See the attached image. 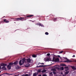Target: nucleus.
<instances>
[{
    "label": "nucleus",
    "mask_w": 76,
    "mask_h": 76,
    "mask_svg": "<svg viewBox=\"0 0 76 76\" xmlns=\"http://www.w3.org/2000/svg\"><path fill=\"white\" fill-rule=\"evenodd\" d=\"M26 60V59L25 58L22 59L21 60H20L19 63L20 65V66H22V65L25 63Z\"/></svg>",
    "instance_id": "1"
},
{
    "label": "nucleus",
    "mask_w": 76,
    "mask_h": 76,
    "mask_svg": "<svg viewBox=\"0 0 76 76\" xmlns=\"http://www.w3.org/2000/svg\"><path fill=\"white\" fill-rule=\"evenodd\" d=\"M12 19H15V20H17V21L18 20H21V21H23L24 20V18L23 17H20L19 18H12Z\"/></svg>",
    "instance_id": "2"
},
{
    "label": "nucleus",
    "mask_w": 76,
    "mask_h": 76,
    "mask_svg": "<svg viewBox=\"0 0 76 76\" xmlns=\"http://www.w3.org/2000/svg\"><path fill=\"white\" fill-rule=\"evenodd\" d=\"M53 61L55 62H57L59 61V59L58 58H56L53 57Z\"/></svg>",
    "instance_id": "3"
},
{
    "label": "nucleus",
    "mask_w": 76,
    "mask_h": 76,
    "mask_svg": "<svg viewBox=\"0 0 76 76\" xmlns=\"http://www.w3.org/2000/svg\"><path fill=\"white\" fill-rule=\"evenodd\" d=\"M66 61H64V63H72L73 62V61L72 60H69V59H67V58H66Z\"/></svg>",
    "instance_id": "4"
},
{
    "label": "nucleus",
    "mask_w": 76,
    "mask_h": 76,
    "mask_svg": "<svg viewBox=\"0 0 76 76\" xmlns=\"http://www.w3.org/2000/svg\"><path fill=\"white\" fill-rule=\"evenodd\" d=\"M7 66V64H4L3 63L1 64V66H3V67H5Z\"/></svg>",
    "instance_id": "5"
},
{
    "label": "nucleus",
    "mask_w": 76,
    "mask_h": 76,
    "mask_svg": "<svg viewBox=\"0 0 76 76\" xmlns=\"http://www.w3.org/2000/svg\"><path fill=\"white\" fill-rule=\"evenodd\" d=\"M34 16V15H26V17L27 18H31Z\"/></svg>",
    "instance_id": "6"
},
{
    "label": "nucleus",
    "mask_w": 76,
    "mask_h": 76,
    "mask_svg": "<svg viewBox=\"0 0 76 76\" xmlns=\"http://www.w3.org/2000/svg\"><path fill=\"white\" fill-rule=\"evenodd\" d=\"M2 69H3V70H7V69L5 66H3L1 68Z\"/></svg>",
    "instance_id": "7"
},
{
    "label": "nucleus",
    "mask_w": 76,
    "mask_h": 76,
    "mask_svg": "<svg viewBox=\"0 0 76 76\" xmlns=\"http://www.w3.org/2000/svg\"><path fill=\"white\" fill-rule=\"evenodd\" d=\"M4 22H5V23H9V21L7 20L6 19H4Z\"/></svg>",
    "instance_id": "8"
},
{
    "label": "nucleus",
    "mask_w": 76,
    "mask_h": 76,
    "mask_svg": "<svg viewBox=\"0 0 76 76\" xmlns=\"http://www.w3.org/2000/svg\"><path fill=\"white\" fill-rule=\"evenodd\" d=\"M27 61L28 63H31V60L30 58H28L27 59Z\"/></svg>",
    "instance_id": "9"
},
{
    "label": "nucleus",
    "mask_w": 76,
    "mask_h": 76,
    "mask_svg": "<svg viewBox=\"0 0 76 76\" xmlns=\"http://www.w3.org/2000/svg\"><path fill=\"white\" fill-rule=\"evenodd\" d=\"M7 67L8 69H9V70H10V69H11V66L9 65H7Z\"/></svg>",
    "instance_id": "10"
},
{
    "label": "nucleus",
    "mask_w": 76,
    "mask_h": 76,
    "mask_svg": "<svg viewBox=\"0 0 76 76\" xmlns=\"http://www.w3.org/2000/svg\"><path fill=\"white\" fill-rule=\"evenodd\" d=\"M64 69H66V70H65L66 71H67V70H69V67L68 66H65L64 67Z\"/></svg>",
    "instance_id": "11"
},
{
    "label": "nucleus",
    "mask_w": 76,
    "mask_h": 76,
    "mask_svg": "<svg viewBox=\"0 0 76 76\" xmlns=\"http://www.w3.org/2000/svg\"><path fill=\"white\" fill-rule=\"evenodd\" d=\"M29 66H30V65L29 64H27L25 65L26 67H28Z\"/></svg>",
    "instance_id": "12"
},
{
    "label": "nucleus",
    "mask_w": 76,
    "mask_h": 76,
    "mask_svg": "<svg viewBox=\"0 0 76 76\" xmlns=\"http://www.w3.org/2000/svg\"><path fill=\"white\" fill-rule=\"evenodd\" d=\"M45 66H46V65H40L39 66H37V67H45Z\"/></svg>",
    "instance_id": "13"
},
{
    "label": "nucleus",
    "mask_w": 76,
    "mask_h": 76,
    "mask_svg": "<svg viewBox=\"0 0 76 76\" xmlns=\"http://www.w3.org/2000/svg\"><path fill=\"white\" fill-rule=\"evenodd\" d=\"M49 58H47L45 60V61H49Z\"/></svg>",
    "instance_id": "14"
},
{
    "label": "nucleus",
    "mask_w": 76,
    "mask_h": 76,
    "mask_svg": "<svg viewBox=\"0 0 76 76\" xmlns=\"http://www.w3.org/2000/svg\"><path fill=\"white\" fill-rule=\"evenodd\" d=\"M37 72L38 73H41V69H38L37 71Z\"/></svg>",
    "instance_id": "15"
},
{
    "label": "nucleus",
    "mask_w": 76,
    "mask_h": 76,
    "mask_svg": "<svg viewBox=\"0 0 76 76\" xmlns=\"http://www.w3.org/2000/svg\"><path fill=\"white\" fill-rule=\"evenodd\" d=\"M71 67L73 70H76V68L74 66H71Z\"/></svg>",
    "instance_id": "16"
},
{
    "label": "nucleus",
    "mask_w": 76,
    "mask_h": 76,
    "mask_svg": "<svg viewBox=\"0 0 76 76\" xmlns=\"http://www.w3.org/2000/svg\"><path fill=\"white\" fill-rule=\"evenodd\" d=\"M45 72H46V70L45 69L43 70L42 71V73H45Z\"/></svg>",
    "instance_id": "17"
},
{
    "label": "nucleus",
    "mask_w": 76,
    "mask_h": 76,
    "mask_svg": "<svg viewBox=\"0 0 76 76\" xmlns=\"http://www.w3.org/2000/svg\"><path fill=\"white\" fill-rule=\"evenodd\" d=\"M69 73V71H66L65 74V75H68V73Z\"/></svg>",
    "instance_id": "18"
},
{
    "label": "nucleus",
    "mask_w": 76,
    "mask_h": 76,
    "mask_svg": "<svg viewBox=\"0 0 76 76\" xmlns=\"http://www.w3.org/2000/svg\"><path fill=\"white\" fill-rule=\"evenodd\" d=\"M32 57H33L35 58L37 57V56L35 55V54H33L32 55Z\"/></svg>",
    "instance_id": "19"
},
{
    "label": "nucleus",
    "mask_w": 76,
    "mask_h": 76,
    "mask_svg": "<svg viewBox=\"0 0 76 76\" xmlns=\"http://www.w3.org/2000/svg\"><path fill=\"white\" fill-rule=\"evenodd\" d=\"M57 18H54L53 21L54 22H56V20H57Z\"/></svg>",
    "instance_id": "20"
},
{
    "label": "nucleus",
    "mask_w": 76,
    "mask_h": 76,
    "mask_svg": "<svg viewBox=\"0 0 76 76\" xmlns=\"http://www.w3.org/2000/svg\"><path fill=\"white\" fill-rule=\"evenodd\" d=\"M52 70L53 72H55V71H56V69H55L54 68L52 69Z\"/></svg>",
    "instance_id": "21"
},
{
    "label": "nucleus",
    "mask_w": 76,
    "mask_h": 76,
    "mask_svg": "<svg viewBox=\"0 0 76 76\" xmlns=\"http://www.w3.org/2000/svg\"><path fill=\"white\" fill-rule=\"evenodd\" d=\"M61 65L62 66H67L66 65L64 64H61Z\"/></svg>",
    "instance_id": "22"
},
{
    "label": "nucleus",
    "mask_w": 76,
    "mask_h": 76,
    "mask_svg": "<svg viewBox=\"0 0 76 76\" xmlns=\"http://www.w3.org/2000/svg\"><path fill=\"white\" fill-rule=\"evenodd\" d=\"M39 26H41L42 27L44 26V25H42V24H41V23H40L39 24Z\"/></svg>",
    "instance_id": "23"
},
{
    "label": "nucleus",
    "mask_w": 76,
    "mask_h": 76,
    "mask_svg": "<svg viewBox=\"0 0 76 76\" xmlns=\"http://www.w3.org/2000/svg\"><path fill=\"white\" fill-rule=\"evenodd\" d=\"M14 64H18V62H15L13 63Z\"/></svg>",
    "instance_id": "24"
},
{
    "label": "nucleus",
    "mask_w": 76,
    "mask_h": 76,
    "mask_svg": "<svg viewBox=\"0 0 76 76\" xmlns=\"http://www.w3.org/2000/svg\"><path fill=\"white\" fill-rule=\"evenodd\" d=\"M9 65H10L11 66H12L13 65V63H10L9 64Z\"/></svg>",
    "instance_id": "25"
},
{
    "label": "nucleus",
    "mask_w": 76,
    "mask_h": 76,
    "mask_svg": "<svg viewBox=\"0 0 76 76\" xmlns=\"http://www.w3.org/2000/svg\"><path fill=\"white\" fill-rule=\"evenodd\" d=\"M36 73H35L33 74V76H37V74H36Z\"/></svg>",
    "instance_id": "26"
},
{
    "label": "nucleus",
    "mask_w": 76,
    "mask_h": 76,
    "mask_svg": "<svg viewBox=\"0 0 76 76\" xmlns=\"http://www.w3.org/2000/svg\"><path fill=\"white\" fill-rule=\"evenodd\" d=\"M24 76H29V75L28 74H26L25 75H23Z\"/></svg>",
    "instance_id": "27"
},
{
    "label": "nucleus",
    "mask_w": 76,
    "mask_h": 76,
    "mask_svg": "<svg viewBox=\"0 0 76 76\" xmlns=\"http://www.w3.org/2000/svg\"><path fill=\"white\" fill-rule=\"evenodd\" d=\"M45 35H48L49 34H48V32H46L45 33Z\"/></svg>",
    "instance_id": "28"
},
{
    "label": "nucleus",
    "mask_w": 76,
    "mask_h": 76,
    "mask_svg": "<svg viewBox=\"0 0 76 76\" xmlns=\"http://www.w3.org/2000/svg\"><path fill=\"white\" fill-rule=\"evenodd\" d=\"M61 69L62 70H64V68L63 67H61Z\"/></svg>",
    "instance_id": "29"
},
{
    "label": "nucleus",
    "mask_w": 76,
    "mask_h": 76,
    "mask_svg": "<svg viewBox=\"0 0 76 76\" xmlns=\"http://www.w3.org/2000/svg\"><path fill=\"white\" fill-rule=\"evenodd\" d=\"M63 51H61L59 52V53L60 54H61L62 53H63Z\"/></svg>",
    "instance_id": "30"
},
{
    "label": "nucleus",
    "mask_w": 76,
    "mask_h": 76,
    "mask_svg": "<svg viewBox=\"0 0 76 76\" xmlns=\"http://www.w3.org/2000/svg\"><path fill=\"white\" fill-rule=\"evenodd\" d=\"M47 56H50V53H48L47 54Z\"/></svg>",
    "instance_id": "31"
},
{
    "label": "nucleus",
    "mask_w": 76,
    "mask_h": 76,
    "mask_svg": "<svg viewBox=\"0 0 76 76\" xmlns=\"http://www.w3.org/2000/svg\"><path fill=\"white\" fill-rule=\"evenodd\" d=\"M53 74H54V75H56V72H53Z\"/></svg>",
    "instance_id": "32"
},
{
    "label": "nucleus",
    "mask_w": 76,
    "mask_h": 76,
    "mask_svg": "<svg viewBox=\"0 0 76 76\" xmlns=\"http://www.w3.org/2000/svg\"><path fill=\"white\" fill-rule=\"evenodd\" d=\"M42 76H47V75L44 74V75H43Z\"/></svg>",
    "instance_id": "33"
},
{
    "label": "nucleus",
    "mask_w": 76,
    "mask_h": 76,
    "mask_svg": "<svg viewBox=\"0 0 76 76\" xmlns=\"http://www.w3.org/2000/svg\"><path fill=\"white\" fill-rule=\"evenodd\" d=\"M50 74L52 75H53V72H50Z\"/></svg>",
    "instance_id": "34"
},
{
    "label": "nucleus",
    "mask_w": 76,
    "mask_h": 76,
    "mask_svg": "<svg viewBox=\"0 0 76 76\" xmlns=\"http://www.w3.org/2000/svg\"><path fill=\"white\" fill-rule=\"evenodd\" d=\"M66 75L63 74L62 76H66Z\"/></svg>",
    "instance_id": "35"
},
{
    "label": "nucleus",
    "mask_w": 76,
    "mask_h": 76,
    "mask_svg": "<svg viewBox=\"0 0 76 76\" xmlns=\"http://www.w3.org/2000/svg\"><path fill=\"white\" fill-rule=\"evenodd\" d=\"M72 57H75V55H74Z\"/></svg>",
    "instance_id": "36"
},
{
    "label": "nucleus",
    "mask_w": 76,
    "mask_h": 76,
    "mask_svg": "<svg viewBox=\"0 0 76 76\" xmlns=\"http://www.w3.org/2000/svg\"><path fill=\"white\" fill-rule=\"evenodd\" d=\"M39 64H41V63L40 62H39V63L38 65H39Z\"/></svg>",
    "instance_id": "37"
},
{
    "label": "nucleus",
    "mask_w": 76,
    "mask_h": 76,
    "mask_svg": "<svg viewBox=\"0 0 76 76\" xmlns=\"http://www.w3.org/2000/svg\"><path fill=\"white\" fill-rule=\"evenodd\" d=\"M41 64H44V63H41Z\"/></svg>",
    "instance_id": "38"
},
{
    "label": "nucleus",
    "mask_w": 76,
    "mask_h": 76,
    "mask_svg": "<svg viewBox=\"0 0 76 76\" xmlns=\"http://www.w3.org/2000/svg\"><path fill=\"white\" fill-rule=\"evenodd\" d=\"M9 75H13V74H10Z\"/></svg>",
    "instance_id": "39"
},
{
    "label": "nucleus",
    "mask_w": 76,
    "mask_h": 76,
    "mask_svg": "<svg viewBox=\"0 0 76 76\" xmlns=\"http://www.w3.org/2000/svg\"><path fill=\"white\" fill-rule=\"evenodd\" d=\"M3 22V21H1V22H0V24H1V22Z\"/></svg>",
    "instance_id": "40"
},
{
    "label": "nucleus",
    "mask_w": 76,
    "mask_h": 76,
    "mask_svg": "<svg viewBox=\"0 0 76 76\" xmlns=\"http://www.w3.org/2000/svg\"><path fill=\"white\" fill-rule=\"evenodd\" d=\"M61 75H63V73H62V72H61Z\"/></svg>",
    "instance_id": "41"
},
{
    "label": "nucleus",
    "mask_w": 76,
    "mask_h": 76,
    "mask_svg": "<svg viewBox=\"0 0 76 76\" xmlns=\"http://www.w3.org/2000/svg\"><path fill=\"white\" fill-rule=\"evenodd\" d=\"M6 74L7 75H9L10 74L8 73H6Z\"/></svg>",
    "instance_id": "42"
},
{
    "label": "nucleus",
    "mask_w": 76,
    "mask_h": 76,
    "mask_svg": "<svg viewBox=\"0 0 76 76\" xmlns=\"http://www.w3.org/2000/svg\"><path fill=\"white\" fill-rule=\"evenodd\" d=\"M37 25H39V23H37Z\"/></svg>",
    "instance_id": "43"
},
{
    "label": "nucleus",
    "mask_w": 76,
    "mask_h": 76,
    "mask_svg": "<svg viewBox=\"0 0 76 76\" xmlns=\"http://www.w3.org/2000/svg\"><path fill=\"white\" fill-rule=\"evenodd\" d=\"M38 76H42L41 75H39Z\"/></svg>",
    "instance_id": "44"
},
{
    "label": "nucleus",
    "mask_w": 76,
    "mask_h": 76,
    "mask_svg": "<svg viewBox=\"0 0 76 76\" xmlns=\"http://www.w3.org/2000/svg\"><path fill=\"white\" fill-rule=\"evenodd\" d=\"M58 57H60V56L58 55Z\"/></svg>",
    "instance_id": "45"
},
{
    "label": "nucleus",
    "mask_w": 76,
    "mask_h": 76,
    "mask_svg": "<svg viewBox=\"0 0 76 76\" xmlns=\"http://www.w3.org/2000/svg\"><path fill=\"white\" fill-rule=\"evenodd\" d=\"M1 69V66H0V69Z\"/></svg>",
    "instance_id": "46"
},
{
    "label": "nucleus",
    "mask_w": 76,
    "mask_h": 76,
    "mask_svg": "<svg viewBox=\"0 0 76 76\" xmlns=\"http://www.w3.org/2000/svg\"><path fill=\"white\" fill-rule=\"evenodd\" d=\"M1 73V71H0V73Z\"/></svg>",
    "instance_id": "47"
},
{
    "label": "nucleus",
    "mask_w": 76,
    "mask_h": 76,
    "mask_svg": "<svg viewBox=\"0 0 76 76\" xmlns=\"http://www.w3.org/2000/svg\"><path fill=\"white\" fill-rule=\"evenodd\" d=\"M75 62H76V60L75 61Z\"/></svg>",
    "instance_id": "48"
},
{
    "label": "nucleus",
    "mask_w": 76,
    "mask_h": 76,
    "mask_svg": "<svg viewBox=\"0 0 76 76\" xmlns=\"http://www.w3.org/2000/svg\"><path fill=\"white\" fill-rule=\"evenodd\" d=\"M15 76H17V75H15Z\"/></svg>",
    "instance_id": "49"
},
{
    "label": "nucleus",
    "mask_w": 76,
    "mask_h": 76,
    "mask_svg": "<svg viewBox=\"0 0 76 76\" xmlns=\"http://www.w3.org/2000/svg\"><path fill=\"white\" fill-rule=\"evenodd\" d=\"M0 76H1V75H0Z\"/></svg>",
    "instance_id": "50"
},
{
    "label": "nucleus",
    "mask_w": 76,
    "mask_h": 76,
    "mask_svg": "<svg viewBox=\"0 0 76 76\" xmlns=\"http://www.w3.org/2000/svg\"><path fill=\"white\" fill-rule=\"evenodd\" d=\"M15 23H16L15 22Z\"/></svg>",
    "instance_id": "51"
}]
</instances>
